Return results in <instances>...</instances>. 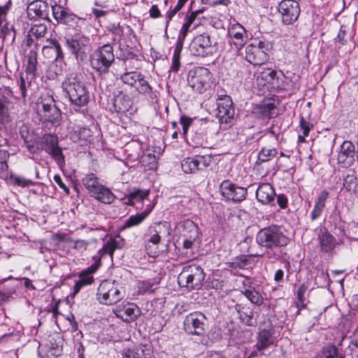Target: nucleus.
Segmentation results:
<instances>
[{
	"label": "nucleus",
	"mask_w": 358,
	"mask_h": 358,
	"mask_svg": "<svg viewBox=\"0 0 358 358\" xmlns=\"http://www.w3.org/2000/svg\"><path fill=\"white\" fill-rule=\"evenodd\" d=\"M256 241L261 247L271 250L265 253L267 259L277 260L282 257V252L278 249L286 247L289 238L280 226L272 224L258 231Z\"/></svg>",
	"instance_id": "1"
},
{
	"label": "nucleus",
	"mask_w": 358,
	"mask_h": 358,
	"mask_svg": "<svg viewBox=\"0 0 358 358\" xmlns=\"http://www.w3.org/2000/svg\"><path fill=\"white\" fill-rule=\"evenodd\" d=\"M62 89L70 106L76 111L85 107L90 100V92L86 83L82 80L81 74L70 73L62 82Z\"/></svg>",
	"instance_id": "2"
},
{
	"label": "nucleus",
	"mask_w": 358,
	"mask_h": 358,
	"mask_svg": "<svg viewBox=\"0 0 358 358\" xmlns=\"http://www.w3.org/2000/svg\"><path fill=\"white\" fill-rule=\"evenodd\" d=\"M38 101V104L41 105V108L38 109V114L42 122L41 125L43 129L50 131L59 124L62 119L61 110L56 106L52 96H41Z\"/></svg>",
	"instance_id": "3"
},
{
	"label": "nucleus",
	"mask_w": 358,
	"mask_h": 358,
	"mask_svg": "<svg viewBox=\"0 0 358 358\" xmlns=\"http://www.w3.org/2000/svg\"><path fill=\"white\" fill-rule=\"evenodd\" d=\"M119 79L123 84L134 89L138 94L148 96L151 100L157 97L155 90L150 84L148 78L141 72L122 73Z\"/></svg>",
	"instance_id": "4"
},
{
	"label": "nucleus",
	"mask_w": 358,
	"mask_h": 358,
	"mask_svg": "<svg viewBox=\"0 0 358 358\" xmlns=\"http://www.w3.org/2000/svg\"><path fill=\"white\" fill-rule=\"evenodd\" d=\"M271 48L272 44L265 38L255 39L245 48V59L254 66L264 64L269 59L268 52Z\"/></svg>",
	"instance_id": "5"
},
{
	"label": "nucleus",
	"mask_w": 358,
	"mask_h": 358,
	"mask_svg": "<svg viewBox=\"0 0 358 358\" xmlns=\"http://www.w3.org/2000/svg\"><path fill=\"white\" fill-rule=\"evenodd\" d=\"M113 47L106 43L96 49L90 58L92 68L100 74L109 72L112 64L115 61Z\"/></svg>",
	"instance_id": "6"
},
{
	"label": "nucleus",
	"mask_w": 358,
	"mask_h": 358,
	"mask_svg": "<svg viewBox=\"0 0 358 358\" xmlns=\"http://www.w3.org/2000/svg\"><path fill=\"white\" fill-rule=\"evenodd\" d=\"M64 38L66 48L78 60L84 61L87 58L90 40L82 31L73 34L67 32Z\"/></svg>",
	"instance_id": "7"
},
{
	"label": "nucleus",
	"mask_w": 358,
	"mask_h": 358,
	"mask_svg": "<svg viewBox=\"0 0 358 358\" xmlns=\"http://www.w3.org/2000/svg\"><path fill=\"white\" fill-rule=\"evenodd\" d=\"M205 277L206 274L200 266L192 264L182 268L178 275V282L180 287L198 289L201 287Z\"/></svg>",
	"instance_id": "8"
},
{
	"label": "nucleus",
	"mask_w": 358,
	"mask_h": 358,
	"mask_svg": "<svg viewBox=\"0 0 358 358\" xmlns=\"http://www.w3.org/2000/svg\"><path fill=\"white\" fill-rule=\"evenodd\" d=\"M51 9L55 20L59 24L67 26L69 29H73L74 32L81 31L82 25L85 20L84 18L78 17L68 8L56 3L51 6Z\"/></svg>",
	"instance_id": "9"
},
{
	"label": "nucleus",
	"mask_w": 358,
	"mask_h": 358,
	"mask_svg": "<svg viewBox=\"0 0 358 358\" xmlns=\"http://www.w3.org/2000/svg\"><path fill=\"white\" fill-rule=\"evenodd\" d=\"M213 74L206 67L198 66L189 71L187 81L194 91L203 94L213 83Z\"/></svg>",
	"instance_id": "10"
},
{
	"label": "nucleus",
	"mask_w": 358,
	"mask_h": 358,
	"mask_svg": "<svg viewBox=\"0 0 358 358\" xmlns=\"http://www.w3.org/2000/svg\"><path fill=\"white\" fill-rule=\"evenodd\" d=\"M189 49L191 54L196 57H206L212 56L214 52V47L212 45L210 34L203 32L196 35L192 38Z\"/></svg>",
	"instance_id": "11"
},
{
	"label": "nucleus",
	"mask_w": 358,
	"mask_h": 358,
	"mask_svg": "<svg viewBox=\"0 0 358 358\" xmlns=\"http://www.w3.org/2000/svg\"><path fill=\"white\" fill-rule=\"evenodd\" d=\"M124 295L114 283L105 280L103 281L97 290L96 299L100 303L111 306L115 304Z\"/></svg>",
	"instance_id": "12"
},
{
	"label": "nucleus",
	"mask_w": 358,
	"mask_h": 358,
	"mask_svg": "<svg viewBox=\"0 0 358 358\" xmlns=\"http://www.w3.org/2000/svg\"><path fill=\"white\" fill-rule=\"evenodd\" d=\"M45 129L42 125L36 128H34L29 124H22L20 126V135L30 153L35 154L36 152L37 144H38Z\"/></svg>",
	"instance_id": "13"
},
{
	"label": "nucleus",
	"mask_w": 358,
	"mask_h": 358,
	"mask_svg": "<svg viewBox=\"0 0 358 358\" xmlns=\"http://www.w3.org/2000/svg\"><path fill=\"white\" fill-rule=\"evenodd\" d=\"M239 322L248 327H256L259 314L255 307L248 302H238L234 306Z\"/></svg>",
	"instance_id": "14"
},
{
	"label": "nucleus",
	"mask_w": 358,
	"mask_h": 358,
	"mask_svg": "<svg viewBox=\"0 0 358 358\" xmlns=\"http://www.w3.org/2000/svg\"><path fill=\"white\" fill-rule=\"evenodd\" d=\"M207 318L201 312H193L187 315L183 322L184 330L190 335L201 336L205 333Z\"/></svg>",
	"instance_id": "15"
},
{
	"label": "nucleus",
	"mask_w": 358,
	"mask_h": 358,
	"mask_svg": "<svg viewBox=\"0 0 358 358\" xmlns=\"http://www.w3.org/2000/svg\"><path fill=\"white\" fill-rule=\"evenodd\" d=\"M278 10L282 23L286 25L294 24L301 13L299 3L295 0H282L280 2Z\"/></svg>",
	"instance_id": "16"
},
{
	"label": "nucleus",
	"mask_w": 358,
	"mask_h": 358,
	"mask_svg": "<svg viewBox=\"0 0 358 358\" xmlns=\"http://www.w3.org/2000/svg\"><path fill=\"white\" fill-rule=\"evenodd\" d=\"M41 149L45 150L52 157H64L62 153V149L58 145V137L52 134L51 130L45 129L38 144H37V150Z\"/></svg>",
	"instance_id": "17"
},
{
	"label": "nucleus",
	"mask_w": 358,
	"mask_h": 358,
	"mask_svg": "<svg viewBox=\"0 0 358 358\" xmlns=\"http://www.w3.org/2000/svg\"><path fill=\"white\" fill-rule=\"evenodd\" d=\"M251 113L258 120L274 118L278 115V109L273 100H266L252 106Z\"/></svg>",
	"instance_id": "18"
},
{
	"label": "nucleus",
	"mask_w": 358,
	"mask_h": 358,
	"mask_svg": "<svg viewBox=\"0 0 358 358\" xmlns=\"http://www.w3.org/2000/svg\"><path fill=\"white\" fill-rule=\"evenodd\" d=\"M220 191L227 200L234 202L244 200L248 194L246 188L236 186L229 180H224L221 183Z\"/></svg>",
	"instance_id": "19"
},
{
	"label": "nucleus",
	"mask_w": 358,
	"mask_h": 358,
	"mask_svg": "<svg viewBox=\"0 0 358 358\" xmlns=\"http://www.w3.org/2000/svg\"><path fill=\"white\" fill-rule=\"evenodd\" d=\"M216 117L223 123H228L234 118V108L231 97L224 95L218 99Z\"/></svg>",
	"instance_id": "20"
},
{
	"label": "nucleus",
	"mask_w": 358,
	"mask_h": 358,
	"mask_svg": "<svg viewBox=\"0 0 358 358\" xmlns=\"http://www.w3.org/2000/svg\"><path fill=\"white\" fill-rule=\"evenodd\" d=\"M47 45L42 48L43 55L55 62H62L64 59V52L62 47L56 38H47Z\"/></svg>",
	"instance_id": "21"
},
{
	"label": "nucleus",
	"mask_w": 358,
	"mask_h": 358,
	"mask_svg": "<svg viewBox=\"0 0 358 358\" xmlns=\"http://www.w3.org/2000/svg\"><path fill=\"white\" fill-rule=\"evenodd\" d=\"M229 43L234 45L236 52H238L245 45L247 39L246 30L239 23L234 24L228 30Z\"/></svg>",
	"instance_id": "22"
},
{
	"label": "nucleus",
	"mask_w": 358,
	"mask_h": 358,
	"mask_svg": "<svg viewBox=\"0 0 358 358\" xmlns=\"http://www.w3.org/2000/svg\"><path fill=\"white\" fill-rule=\"evenodd\" d=\"M170 226L167 222H159L150 226L147 235L148 241L154 245L158 244L162 238H166L171 235Z\"/></svg>",
	"instance_id": "23"
},
{
	"label": "nucleus",
	"mask_w": 358,
	"mask_h": 358,
	"mask_svg": "<svg viewBox=\"0 0 358 358\" xmlns=\"http://www.w3.org/2000/svg\"><path fill=\"white\" fill-rule=\"evenodd\" d=\"M69 138L73 143L81 146L91 143L93 141V132L87 127L76 126L69 133Z\"/></svg>",
	"instance_id": "24"
},
{
	"label": "nucleus",
	"mask_w": 358,
	"mask_h": 358,
	"mask_svg": "<svg viewBox=\"0 0 358 358\" xmlns=\"http://www.w3.org/2000/svg\"><path fill=\"white\" fill-rule=\"evenodd\" d=\"M27 15L30 20H48L49 15V5L46 1L36 0L31 2L27 6Z\"/></svg>",
	"instance_id": "25"
},
{
	"label": "nucleus",
	"mask_w": 358,
	"mask_h": 358,
	"mask_svg": "<svg viewBox=\"0 0 358 358\" xmlns=\"http://www.w3.org/2000/svg\"><path fill=\"white\" fill-rule=\"evenodd\" d=\"M118 59L122 62L124 72L123 73H129L130 72H138L142 67V60L138 56L131 50H127L120 55Z\"/></svg>",
	"instance_id": "26"
},
{
	"label": "nucleus",
	"mask_w": 358,
	"mask_h": 358,
	"mask_svg": "<svg viewBox=\"0 0 358 358\" xmlns=\"http://www.w3.org/2000/svg\"><path fill=\"white\" fill-rule=\"evenodd\" d=\"M38 44L36 43L35 47L30 49L29 52L25 55L26 58V66H25V73L26 78L29 80L30 78V81H28V85H29L33 80L36 79V72H37V66H38Z\"/></svg>",
	"instance_id": "27"
},
{
	"label": "nucleus",
	"mask_w": 358,
	"mask_h": 358,
	"mask_svg": "<svg viewBox=\"0 0 358 358\" xmlns=\"http://www.w3.org/2000/svg\"><path fill=\"white\" fill-rule=\"evenodd\" d=\"M275 190L269 183L260 184L256 191L257 199L264 205L275 206Z\"/></svg>",
	"instance_id": "28"
},
{
	"label": "nucleus",
	"mask_w": 358,
	"mask_h": 358,
	"mask_svg": "<svg viewBox=\"0 0 358 358\" xmlns=\"http://www.w3.org/2000/svg\"><path fill=\"white\" fill-rule=\"evenodd\" d=\"M176 229L180 233L181 238L196 239L199 236V228L190 220H185L179 222Z\"/></svg>",
	"instance_id": "29"
},
{
	"label": "nucleus",
	"mask_w": 358,
	"mask_h": 358,
	"mask_svg": "<svg viewBox=\"0 0 358 358\" xmlns=\"http://www.w3.org/2000/svg\"><path fill=\"white\" fill-rule=\"evenodd\" d=\"M197 17L194 16L193 13H191V7L185 15L183 23L180 29L178 34V41H183L189 32L196 29L199 24L196 23Z\"/></svg>",
	"instance_id": "30"
},
{
	"label": "nucleus",
	"mask_w": 358,
	"mask_h": 358,
	"mask_svg": "<svg viewBox=\"0 0 358 358\" xmlns=\"http://www.w3.org/2000/svg\"><path fill=\"white\" fill-rule=\"evenodd\" d=\"M140 310L134 303H128L123 306H119L115 310V314L124 322H131L135 320L139 315Z\"/></svg>",
	"instance_id": "31"
},
{
	"label": "nucleus",
	"mask_w": 358,
	"mask_h": 358,
	"mask_svg": "<svg viewBox=\"0 0 358 358\" xmlns=\"http://www.w3.org/2000/svg\"><path fill=\"white\" fill-rule=\"evenodd\" d=\"M320 250L325 253L331 252L337 245L336 239L326 228L321 229L318 235Z\"/></svg>",
	"instance_id": "32"
},
{
	"label": "nucleus",
	"mask_w": 358,
	"mask_h": 358,
	"mask_svg": "<svg viewBox=\"0 0 358 358\" xmlns=\"http://www.w3.org/2000/svg\"><path fill=\"white\" fill-rule=\"evenodd\" d=\"M276 332L273 328L260 330L256 344L258 350H263L273 345L276 341Z\"/></svg>",
	"instance_id": "33"
},
{
	"label": "nucleus",
	"mask_w": 358,
	"mask_h": 358,
	"mask_svg": "<svg viewBox=\"0 0 358 358\" xmlns=\"http://www.w3.org/2000/svg\"><path fill=\"white\" fill-rule=\"evenodd\" d=\"M113 108L117 113H126L131 108V99L127 94L119 92L113 99Z\"/></svg>",
	"instance_id": "34"
},
{
	"label": "nucleus",
	"mask_w": 358,
	"mask_h": 358,
	"mask_svg": "<svg viewBox=\"0 0 358 358\" xmlns=\"http://www.w3.org/2000/svg\"><path fill=\"white\" fill-rule=\"evenodd\" d=\"M125 244L124 239L120 236H116L110 238L103 245V248L99 250L100 257H103L105 255L108 254L110 258L113 259V253L115 250L122 249Z\"/></svg>",
	"instance_id": "35"
},
{
	"label": "nucleus",
	"mask_w": 358,
	"mask_h": 358,
	"mask_svg": "<svg viewBox=\"0 0 358 358\" xmlns=\"http://www.w3.org/2000/svg\"><path fill=\"white\" fill-rule=\"evenodd\" d=\"M11 102L5 92L0 90V124H8L12 122L9 106Z\"/></svg>",
	"instance_id": "36"
},
{
	"label": "nucleus",
	"mask_w": 358,
	"mask_h": 358,
	"mask_svg": "<svg viewBox=\"0 0 358 358\" xmlns=\"http://www.w3.org/2000/svg\"><path fill=\"white\" fill-rule=\"evenodd\" d=\"M329 194L327 190H322L320 193L317 200L315 201L314 208L310 213L311 220L314 221L321 216L323 210L325 208L326 201L329 197Z\"/></svg>",
	"instance_id": "37"
},
{
	"label": "nucleus",
	"mask_w": 358,
	"mask_h": 358,
	"mask_svg": "<svg viewBox=\"0 0 358 358\" xmlns=\"http://www.w3.org/2000/svg\"><path fill=\"white\" fill-rule=\"evenodd\" d=\"M151 350L146 345H139L132 349H128L122 354V358H149Z\"/></svg>",
	"instance_id": "38"
},
{
	"label": "nucleus",
	"mask_w": 358,
	"mask_h": 358,
	"mask_svg": "<svg viewBox=\"0 0 358 358\" xmlns=\"http://www.w3.org/2000/svg\"><path fill=\"white\" fill-rule=\"evenodd\" d=\"M82 183L92 196L94 194L97 193V191L99 190L101 186L103 185L102 184L100 183L99 178L96 177V174L93 173L86 174L82 178Z\"/></svg>",
	"instance_id": "39"
},
{
	"label": "nucleus",
	"mask_w": 358,
	"mask_h": 358,
	"mask_svg": "<svg viewBox=\"0 0 358 358\" xmlns=\"http://www.w3.org/2000/svg\"><path fill=\"white\" fill-rule=\"evenodd\" d=\"M243 289L241 290V294H243L248 301H250V304L259 306L264 302V298L260 294L259 292L257 291L253 287H246L245 284Z\"/></svg>",
	"instance_id": "40"
},
{
	"label": "nucleus",
	"mask_w": 358,
	"mask_h": 358,
	"mask_svg": "<svg viewBox=\"0 0 358 358\" xmlns=\"http://www.w3.org/2000/svg\"><path fill=\"white\" fill-rule=\"evenodd\" d=\"M277 72L272 69H266L261 71L257 78V81L262 85L269 84L273 85L277 80Z\"/></svg>",
	"instance_id": "41"
},
{
	"label": "nucleus",
	"mask_w": 358,
	"mask_h": 358,
	"mask_svg": "<svg viewBox=\"0 0 358 358\" xmlns=\"http://www.w3.org/2000/svg\"><path fill=\"white\" fill-rule=\"evenodd\" d=\"M92 273L90 269H87L83 271L79 274V279L76 282L73 287L74 294L78 293L83 287L91 285L93 282L94 278Z\"/></svg>",
	"instance_id": "42"
},
{
	"label": "nucleus",
	"mask_w": 358,
	"mask_h": 358,
	"mask_svg": "<svg viewBox=\"0 0 358 358\" xmlns=\"http://www.w3.org/2000/svg\"><path fill=\"white\" fill-rule=\"evenodd\" d=\"M151 210L152 209L145 210L140 213L131 215L128 219L125 220L122 229H124L140 224L148 216Z\"/></svg>",
	"instance_id": "43"
},
{
	"label": "nucleus",
	"mask_w": 358,
	"mask_h": 358,
	"mask_svg": "<svg viewBox=\"0 0 358 358\" xmlns=\"http://www.w3.org/2000/svg\"><path fill=\"white\" fill-rule=\"evenodd\" d=\"M148 189H134L128 194L127 201L124 202L127 205L133 206L136 202L142 201L149 195Z\"/></svg>",
	"instance_id": "44"
},
{
	"label": "nucleus",
	"mask_w": 358,
	"mask_h": 358,
	"mask_svg": "<svg viewBox=\"0 0 358 358\" xmlns=\"http://www.w3.org/2000/svg\"><path fill=\"white\" fill-rule=\"evenodd\" d=\"M181 168L185 173H194L201 169L200 162L196 158H183L181 161Z\"/></svg>",
	"instance_id": "45"
},
{
	"label": "nucleus",
	"mask_w": 358,
	"mask_h": 358,
	"mask_svg": "<svg viewBox=\"0 0 358 358\" xmlns=\"http://www.w3.org/2000/svg\"><path fill=\"white\" fill-rule=\"evenodd\" d=\"M318 358H345V356L339 352L336 345H327L322 348Z\"/></svg>",
	"instance_id": "46"
},
{
	"label": "nucleus",
	"mask_w": 358,
	"mask_h": 358,
	"mask_svg": "<svg viewBox=\"0 0 358 358\" xmlns=\"http://www.w3.org/2000/svg\"><path fill=\"white\" fill-rule=\"evenodd\" d=\"M92 196L103 203H110L115 198L113 192L103 185H102L100 189L97 191V193L94 194Z\"/></svg>",
	"instance_id": "47"
},
{
	"label": "nucleus",
	"mask_w": 358,
	"mask_h": 358,
	"mask_svg": "<svg viewBox=\"0 0 358 358\" xmlns=\"http://www.w3.org/2000/svg\"><path fill=\"white\" fill-rule=\"evenodd\" d=\"M36 41L45 37L48 34V27L45 23H36L31 25L28 31Z\"/></svg>",
	"instance_id": "48"
},
{
	"label": "nucleus",
	"mask_w": 358,
	"mask_h": 358,
	"mask_svg": "<svg viewBox=\"0 0 358 358\" xmlns=\"http://www.w3.org/2000/svg\"><path fill=\"white\" fill-rule=\"evenodd\" d=\"M108 31L113 36V43H120L124 36V27L120 23H112L108 26Z\"/></svg>",
	"instance_id": "49"
},
{
	"label": "nucleus",
	"mask_w": 358,
	"mask_h": 358,
	"mask_svg": "<svg viewBox=\"0 0 358 358\" xmlns=\"http://www.w3.org/2000/svg\"><path fill=\"white\" fill-rule=\"evenodd\" d=\"M159 284V280L157 279H149L147 280H143L139 283V289L144 292H152L157 288V285Z\"/></svg>",
	"instance_id": "50"
},
{
	"label": "nucleus",
	"mask_w": 358,
	"mask_h": 358,
	"mask_svg": "<svg viewBox=\"0 0 358 358\" xmlns=\"http://www.w3.org/2000/svg\"><path fill=\"white\" fill-rule=\"evenodd\" d=\"M181 6L176 4L174 6H171L169 10L165 13V29L166 30L169 27L171 22L174 16L182 9Z\"/></svg>",
	"instance_id": "51"
},
{
	"label": "nucleus",
	"mask_w": 358,
	"mask_h": 358,
	"mask_svg": "<svg viewBox=\"0 0 358 358\" xmlns=\"http://www.w3.org/2000/svg\"><path fill=\"white\" fill-rule=\"evenodd\" d=\"M355 147L351 141H345L341 146V153L344 157H354Z\"/></svg>",
	"instance_id": "52"
},
{
	"label": "nucleus",
	"mask_w": 358,
	"mask_h": 358,
	"mask_svg": "<svg viewBox=\"0 0 358 358\" xmlns=\"http://www.w3.org/2000/svg\"><path fill=\"white\" fill-rule=\"evenodd\" d=\"M180 52L181 49L178 46H177L174 50L172 57V65L171 67V70L173 72H178L179 71L180 66Z\"/></svg>",
	"instance_id": "53"
},
{
	"label": "nucleus",
	"mask_w": 358,
	"mask_h": 358,
	"mask_svg": "<svg viewBox=\"0 0 358 358\" xmlns=\"http://www.w3.org/2000/svg\"><path fill=\"white\" fill-rule=\"evenodd\" d=\"M232 264L235 266V267H238L239 268L250 267L252 265L250 257L245 255H242L240 257H237Z\"/></svg>",
	"instance_id": "54"
},
{
	"label": "nucleus",
	"mask_w": 358,
	"mask_h": 358,
	"mask_svg": "<svg viewBox=\"0 0 358 358\" xmlns=\"http://www.w3.org/2000/svg\"><path fill=\"white\" fill-rule=\"evenodd\" d=\"M10 178L14 184L22 187H29L34 184L31 180L17 176L11 175Z\"/></svg>",
	"instance_id": "55"
},
{
	"label": "nucleus",
	"mask_w": 358,
	"mask_h": 358,
	"mask_svg": "<svg viewBox=\"0 0 358 358\" xmlns=\"http://www.w3.org/2000/svg\"><path fill=\"white\" fill-rule=\"evenodd\" d=\"M33 37L34 36L32 35H30V33L28 32L27 35L23 40L22 43V48L24 53L27 52L28 49L30 50L33 48L32 46L35 47L36 43L38 44V42H35L34 38Z\"/></svg>",
	"instance_id": "56"
},
{
	"label": "nucleus",
	"mask_w": 358,
	"mask_h": 358,
	"mask_svg": "<svg viewBox=\"0 0 358 358\" xmlns=\"http://www.w3.org/2000/svg\"><path fill=\"white\" fill-rule=\"evenodd\" d=\"M65 66L66 62L64 59L62 60V62H55V60H52V64L50 66V71L53 73L55 77H57L62 74Z\"/></svg>",
	"instance_id": "57"
},
{
	"label": "nucleus",
	"mask_w": 358,
	"mask_h": 358,
	"mask_svg": "<svg viewBox=\"0 0 358 358\" xmlns=\"http://www.w3.org/2000/svg\"><path fill=\"white\" fill-rule=\"evenodd\" d=\"M11 175L8 170L7 162L4 158H0V178L3 180H7Z\"/></svg>",
	"instance_id": "58"
},
{
	"label": "nucleus",
	"mask_w": 358,
	"mask_h": 358,
	"mask_svg": "<svg viewBox=\"0 0 358 358\" xmlns=\"http://www.w3.org/2000/svg\"><path fill=\"white\" fill-rule=\"evenodd\" d=\"M299 127L304 136H308L310 131L313 129V125L303 116L300 117Z\"/></svg>",
	"instance_id": "59"
},
{
	"label": "nucleus",
	"mask_w": 358,
	"mask_h": 358,
	"mask_svg": "<svg viewBox=\"0 0 358 358\" xmlns=\"http://www.w3.org/2000/svg\"><path fill=\"white\" fill-rule=\"evenodd\" d=\"M180 123L182 127V135L185 137L189 128L193 123V120L186 115H182L180 118Z\"/></svg>",
	"instance_id": "60"
},
{
	"label": "nucleus",
	"mask_w": 358,
	"mask_h": 358,
	"mask_svg": "<svg viewBox=\"0 0 358 358\" xmlns=\"http://www.w3.org/2000/svg\"><path fill=\"white\" fill-rule=\"evenodd\" d=\"M336 43H338L341 45H345L348 43L347 32L345 30V26L341 25L338 33L336 38H335Z\"/></svg>",
	"instance_id": "61"
},
{
	"label": "nucleus",
	"mask_w": 358,
	"mask_h": 358,
	"mask_svg": "<svg viewBox=\"0 0 358 358\" xmlns=\"http://www.w3.org/2000/svg\"><path fill=\"white\" fill-rule=\"evenodd\" d=\"M278 153L275 148L268 145L262 148L259 153V157L260 155H264V157H276Z\"/></svg>",
	"instance_id": "62"
},
{
	"label": "nucleus",
	"mask_w": 358,
	"mask_h": 358,
	"mask_svg": "<svg viewBox=\"0 0 358 358\" xmlns=\"http://www.w3.org/2000/svg\"><path fill=\"white\" fill-rule=\"evenodd\" d=\"M20 91L21 93L22 98L25 100L27 97V89L30 87L31 84L28 85V81H30V78L27 80L26 77L24 78L22 74L20 76Z\"/></svg>",
	"instance_id": "63"
},
{
	"label": "nucleus",
	"mask_w": 358,
	"mask_h": 358,
	"mask_svg": "<svg viewBox=\"0 0 358 358\" xmlns=\"http://www.w3.org/2000/svg\"><path fill=\"white\" fill-rule=\"evenodd\" d=\"M69 241L74 243L73 248L80 252L86 250L89 245V242L85 240L78 239L76 241H73L72 239H70Z\"/></svg>",
	"instance_id": "64"
}]
</instances>
